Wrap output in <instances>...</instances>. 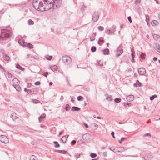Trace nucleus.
<instances>
[{"instance_id": "f257e3e1", "label": "nucleus", "mask_w": 160, "mask_h": 160, "mask_svg": "<svg viewBox=\"0 0 160 160\" xmlns=\"http://www.w3.org/2000/svg\"><path fill=\"white\" fill-rule=\"evenodd\" d=\"M0 35V43L5 44L11 38L12 34V30L7 28L1 29Z\"/></svg>"}, {"instance_id": "f03ea898", "label": "nucleus", "mask_w": 160, "mask_h": 160, "mask_svg": "<svg viewBox=\"0 0 160 160\" xmlns=\"http://www.w3.org/2000/svg\"><path fill=\"white\" fill-rule=\"evenodd\" d=\"M63 62L66 65L70 66L71 64L72 59L71 57L68 55L63 56L62 58Z\"/></svg>"}, {"instance_id": "7ed1b4c3", "label": "nucleus", "mask_w": 160, "mask_h": 160, "mask_svg": "<svg viewBox=\"0 0 160 160\" xmlns=\"http://www.w3.org/2000/svg\"><path fill=\"white\" fill-rule=\"evenodd\" d=\"M52 9H54L55 8H59L61 5V2L59 1L58 0H52Z\"/></svg>"}, {"instance_id": "20e7f679", "label": "nucleus", "mask_w": 160, "mask_h": 160, "mask_svg": "<svg viewBox=\"0 0 160 160\" xmlns=\"http://www.w3.org/2000/svg\"><path fill=\"white\" fill-rule=\"evenodd\" d=\"M44 4L46 5L45 7L43 8L42 9V12L47 11L48 10L51 9L52 7V2H51V3H49L48 2H44Z\"/></svg>"}, {"instance_id": "39448f33", "label": "nucleus", "mask_w": 160, "mask_h": 160, "mask_svg": "<svg viewBox=\"0 0 160 160\" xmlns=\"http://www.w3.org/2000/svg\"><path fill=\"white\" fill-rule=\"evenodd\" d=\"M38 0H33L32 5L33 7L37 10L39 11L42 12V9H39V3H38Z\"/></svg>"}, {"instance_id": "423d86ee", "label": "nucleus", "mask_w": 160, "mask_h": 160, "mask_svg": "<svg viewBox=\"0 0 160 160\" xmlns=\"http://www.w3.org/2000/svg\"><path fill=\"white\" fill-rule=\"evenodd\" d=\"M99 17V13L98 11H96L92 15V20L94 22L97 21Z\"/></svg>"}, {"instance_id": "0eeeda50", "label": "nucleus", "mask_w": 160, "mask_h": 160, "mask_svg": "<svg viewBox=\"0 0 160 160\" xmlns=\"http://www.w3.org/2000/svg\"><path fill=\"white\" fill-rule=\"evenodd\" d=\"M123 49L121 48V45H119L118 48H117V53L116 54V57H118L123 52Z\"/></svg>"}, {"instance_id": "6e6552de", "label": "nucleus", "mask_w": 160, "mask_h": 160, "mask_svg": "<svg viewBox=\"0 0 160 160\" xmlns=\"http://www.w3.org/2000/svg\"><path fill=\"white\" fill-rule=\"evenodd\" d=\"M139 74L141 75H144L146 72L145 69L144 68H140L138 69Z\"/></svg>"}, {"instance_id": "1a4fd4ad", "label": "nucleus", "mask_w": 160, "mask_h": 160, "mask_svg": "<svg viewBox=\"0 0 160 160\" xmlns=\"http://www.w3.org/2000/svg\"><path fill=\"white\" fill-rule=\"evenodd\" d=\"M153 47L154 49L160 53V45L158 43H154L153 45Z\"/></svg>"}, {"instance_id": "9d476101", "label": "nucleus", "mask_w": 160, "mask_h": 160, "mask_svg": "<svg viewBox=\"0 0 160 160\" xmlns=\"http://www.w3.org/2000/svg\"><path fill=\"white\" fill-rule=\"evenodd\" d=\"M7 140V138L4 135H1L0 136V141L4 143H6V141Z\"/></svg>"}, {"instance_id": "9b49d317", "label": "nucleus", "mask_w": 160, "mask_h": 160, "mask_svg": "<svg viewBox=\"0 0 160 160\" xmlns=\"http://www.w3.org/2000/svg\"><path fill=\"white\" fill-rule=\"evenodd\" d=\"M90 136V134L86 133L82 135V138L83 140L87 141L89 139Z\"/></svg>"}, {"instance_id": "f8f14e48", "label": "nucleus", "mask_w": 160, "mask_h": 160, "mask_svg": "<svg viewBox=\"0 0 160 160\" xmlns=\"http://www.w3.org/2000/svg\"><path fill=\"white\" fill-rule=\"evenodd\" d=\"M134 98V97L133 95H129L126 98V99L128 101L131 102L132 101Z\"/></svg>"}, {"instance_id": "ddd939ff", "label": "nucleus", "mask_w": 160, "mask_h": 160, "mask_svg": "<svg viewBox=\"0 0 160 160\" xmlns=\"http://www.w3.org/2000/svg\"><path fill=\"white\" fill-rule=\"evenodd\" d=\"M69 135L64 136L62 137L61 139V141H62V142L63 143H65L67 140Z\"/></svg>"}, {"instance_id": "4468645a", "label": "nucleus", "mask_w": 160, "mask_h": 160, "mask_svg": "<svg viewBox=\"0 0 160 160\" xmlns=\"http://www.w3.org/2000/svg\"><path fill=\"white\" fill-rule=\"evenodd\" d=\"M142 85L141 82H140L138 80H137L136 81V83H134L133 84V86L134 87H142Z\"/></svg>"}, {"instance_id": "2eb2a0df", "label": "nucleus", "mask_w": 160, "mask_h": 160, "mask_svg": "<svg viewBox=\"0 0 160 160\" xmlns=\"http://www.w3.org/2000/svg\"><path fill=\"white\" fill-rule=\"evenodd\" d=\"M109 149L116 153H117L119 152V151L117 149V148H115L114 147L110 148Z\"/></svg>"}, {"instance_id": "dca6fc26", "label": "nucleus", "mask_w": 160, "mask_h": 160, "mask_svg": "<svg viewBox=\"0 0 160 160\" xmlns=\"http://www.w3.org/2000/svg\"><path fill=\"white\" fill-rule=\"evenodd\" d=\"M46 114L45 113L42 114L39 117V121L40 122H41L43 119L45 118L46 117Z\"/></svg>"}, {"instance_id": "f3484780", "label": "nucleus", "mask_w": 160, "mask_h": 160, "mask_svg": "<svg viewBox=\"0 0 160 160\" xmlns=\"http://www.w3.org/2000/svg\"><path fill=\"white\" fill-rule=\"evenodd\" d=\"M116 27L114 25L112 26L110 30V32L111 34H114V32L116 31Z\"/></svg>"}, {"instance_id": "a211bd4d", "label": "nucleus", "mask_w": 160, "mask_h": 160, "mask_svg": "<svg viewBox=\"0 0 160 160\" xmlns=\"http://www.w3.org/2000/svg\"><path fill=\"white\" fill-rule=\"evenodd\" d=\"M80 110V108L78 107L73 106L72 107L71 110L72 111H78Z\"/></svg>"}, {"instance_id": "6ab92c4d", "label": "nucleus", "mask_w": 160, "mask_h": 160, "mask_svg": "<svg viewBox=\"0 0 160 160\" xmlns=\"http://www.w3.org/2000/svg\"><path fill=\"white\" fill-rule=\"evenodd\" d=\"M3 57L4 59L6 61H8L10 59V57L6 53L3 55Z\"/></svg>"}, {"instance_id": "aec40b11", "label": "nucleus", "mask_w": 160, "mask_h": 160, "mask_svg": "<svg viewBox=\"0 0 160 160\" xmlns=\"http://www.w3.org/2000/svg\"><path fill=\"white\" fill-rule=\"evenodd\" d=\"M12 81L13 82V84H15V85H18L19 84L20 82L19 80L16 78L13 79Z\"/></svg>"}, {"instance_id": "412c9836", "label": "nucleus", "mask_w": 160, "mask_h": 160, "mask_svg": "<svg viewBox=\"0 0 160 160\" xmlns=\"http://www.w3.org/2000/svg\"><path fill=\"white\" fill-rule=\"evenodd\" d=\"M18 43L21 46H26V43L24 42V40H19L18 41Z\"/></svg>"}, {"instance_id": "4be33fe9", "label": "nucleus", "mask_w": 160, "mask_h": 160, "mask_svg": "<svg viewBox=\"0 0 160 160\" xmlns=\"http://www.w3.org/2000/svg\"><path fill=\"white\" fill-rule=\"evenodd\" d=\"M13 86L16 89V90L18 91H21V88L19 85H15V84H13Z\"/></svg>"}, {"instance_id": "5701e85b", "label": "nucleus", "mask_w": 160, "mask_h": 160, "mask_svg": "<svg viewBox=\"0 0 160 160\" xmlns=\"http://www.w3.org/2000/svg\"><path fill=\"white\" fill-rule=\"evenodd\" d=\"M103 54L104 55H108L109 54V50L106 48L103 50Z\"/></svg>"}, {"instance_id": "b1692460", "label": "nucleus", "mask_w": 160, "mask_h": 160, "mask_svg": "<svg viewBox=\"0 0 160 160\" xmlns=\"http://www.w3.org/2000/svg\"><path fill=\"white\" fill-rule=\"evenodd\" d=\"M108 95L106 98V99L109 101H111L112 100V97L111 95H108L107 94H106L105 96Z\"/></svg>"}, {"instance_id": "393cba45", "label": "nucleus", "mask_w": 160, "mask_h": 160, "mask_svg": "<svg viewBox=\"0 0 160 160\" xmlns=\"http://www.w3.org/2000/svg\"><path fill=\"white\" fill-rule=\"evenodd\" d=\"M51 69L53 72H55L56 71H57L58 67L56 65H54L50 67Z\"/></svg>"}, {"instance_id": "a878e982", "label": "nucleus", "mask_w": 160, "mask_h": 160, "mask_svg": "<svg viewBox=\"0 0 160 160\" xmlns=\"http://www.w3.org/2000/svg\"><path fill=\"white\" fill-rule=\"evenodd\" d=\"M26 47H28L30 49H32L33 48V46L30 43H26Z\"/></svg>"}, {"instance_id": "bb28decb", "label": "nucleus", "mask_w": 160, "mask_h": 160, "mask_svg": "<svg viewBox=\"0 0 160 160\" xmlns=\"http://www.w3.org/2000/svg\"><path fill=\"white\" fill-rule=\"evenodd\" d=\"M16 67L17 68L21 70L22 71H23L25 69L24 68L21 67L19 64H17Z\"/></svg>"}, {"instance_id": "cd10ccee", "label": "nucleus", "mask_w": 160, "mask_h": 160, "mask_svg": "<svg viewBox=\"0 0 160 160\" xmlns=\"http://www.w3.org/2000/svg\"><path fill=\"white\" fill-rule=\"evenodd\" d=\"M29 160H37V158L36 156H35L34 155H32L30 156Z\"/></svg>"}, {"instance_id": "c85d7f7f", "label": "nucleus", "mask_w": 160, "mask_h": 160, "mask_svg": "<svg viewBox=\"0 0 160 160\" xmlns=\"http://www.w3.org/2000/svg\"><path fill=\"white\" fill-rule=\"evenodd\" d=\"M158 23V22L155 20H153L151 22V24L153 26H157V24Z\"/></svg>"}, {"instance_id": "c756f323", "label": "nucleus", "mask_w": 160, "mask_h": 160, "mask_svg": "<svg viewBox=\"0 0 160 160\" xmlns=\"http://www.w3.org/2000/svg\"><path fill=\"white\" fill-rule=\"evenodd\" d=\"M71 108L70 107V106L68 104H67L66 105L65 107L64 108L65 109L66 111H69Z\"/></svg>"}, {"instance_id": "7c9ffc66", "label": "nucleus", "mask_w": 160, "mask_h": 160, "mask_svg": "<svg viewBox=\"0 0 160 160\" xmlns=\"http://www.w3.org/2000/svg\"><path fill=\"white\" fill-rule=\"evenodd\" d=\"M53 143L55 144L54 147L56 148H59L60 146V144L58 143V142L57 141H54Z\"/></svg>"}, {"instance_id": "2f4dec72", "label": "nucleus", "mask_w": 160, "mask_h": 160, "mask_svg": "<svg viewBox=\"0 0 160 160\" xmlns=\"http://www.w3.org/2000/svg\"><path fill=\"white\" fill-rule=\"evenodd\" d=\"M145 54L142 52L140 55V58L143 60H144L145 59Z\"/></svg>"}, {"instance_id": "473e14b6", "label": "nucleus", "mask_w": 160, "mask_h": 160, "mask_svg": "<svg viewBox=\"0 0 160 160\" xmlns=\"http://www.w3.org/2000/svg\"><path fill=\"white\" fill-rule=\"evenodd\" d=\"M39 9H42V7L43 6V4L42 1H40L39 2Z\"/></svg>"}, {"instance_id": "72a5a7b5", "label": "nucleus", "mask_w": 160, "mask_h": 160, "mask_svg": "<svg viewBox=\"0 0 160 160\" xmlns=\"http://www.w3.org/2000/svg\"><path fill=\"white\" fill-rule=\"evenodd\" d=\"M121 100L120 98H117L114 99V101L115 102L118 103L121 102Z\"/></svg>"}, {"instance_id": "f704fd0d", "label": "nucleus", "mask_w": 160, "mask_h": 160, "mask_svg": "<svg viewBox=\"0 0 160 160\" xmlns=\"http://www.w3.org/2000/svg\"><path fill=\"white\" fill-rule=\"evenodd\" d=\"M131 51L132 52V53L131 54L132 57H135V52H134V50L133 48H131Z\"/></svg>"}, {"instance_id": "c9c22d12", "label": "nucleus", "mask_w": 160, "mask_h": 160, "mask_svg": "<svg viewBox=\"0 0 160 160\" xmlns=\"http://www.w3.org/2000/svg\"><path fill=\"white\" fill-rule=\"evenodd\" d=\"M153 38L156 40H158V38L160 37V36L157 35L156 34H154L153 35Z\"/></svg>"}, {"instance_id": "e433bc0d", "label": "nucleus", "mask_w": 160, "mask_h": 160, "mask_svg": "<svg viewBox=\"0 0 160 160\" xmlns=\"http://www.w3.org/2000/svg\"><path fill=\"white\" fill-rule=\"evenodd\" d=\"M84 99V98L81 96H79L77 98V100L78 101H82Z\"/></svg>"}, {"instance_id": "4c0bfd02", "label": "nucleus", "mask_w": 160, "mask_h": 160, "mask_svg": "<svg viewBox=\"0 0 160 160\" xmlns=\"http://www.w3.org/2000/svg\"><path fill=\"white\" fill-rule=\"evenodd\" d=\"M28 23L29 25H32L34 23V22L31 19H29L28 21Z\"/></svg>"}, {"instance_id": "58836bf2", "label": "nucleus", "mask_w": 160, "mask_h": 160, "mask_svg": "<svg viewBox=\"0 0 160 160\" xmlns=\"http://www.w3.org/2000/svg\"><path fill=\"white\" fill-rule=\"evenodd\" d=\"M90 156L92 158H96L97 156V154L94 153H91L90 154Z\"/></svg>"}, {"instance_id": "ea45409f", "label": "nucleus", "mask_w": 160, "mask_h": 160, "mask_svg": "<svg viewBox=\"0 0 160 160\" xmlns=\"http://www.w3.org/2000/svg\"><path fill=\"white\" fill-rule=\"evenodd\" d=\"M24 92H27L28 94L32 92V90L30 89H28L26 88H24Z\"/></svg>"}, {"instance_id": "a19ab883", "label": "nucleus", "mask_w": 160, "mask_h": 160, "mask_svg": "<svg viewBox=\"0 0 160 160\" xmlns=\"http://www.w3.org/2000/svg\"><path fill=\"white\" fill-rule=\"evenodd\" d=\"M92 126L93 129H96L98 127V125L95 123L92 124Z\"/></svg>"}, {"instance_id": "79ce46f5", "label": "nucleus", "mask_w": 160, "mask_h": 160, "mask_svg": "<svg viewBox=\"0 0 160 160\" xmlns=\"http://www.w3.org/2000/svg\"><path fill=\"white\" fill-rule=\"evenodd\" d=\"M91 51L92 52H95L96 50V48L94 46H92L91 49Z\"/></svg>"}, {"instance_id": "37998d69", "label": "nucleus", "mask_w": 160, "mask_h": 160, "mask_svg": "<svg viewBox=\"0 0 160 160\" xmlns=\"http://www.w3.org/2000/svg\"><path fill=\"white\" fill-rule=\"evenodd\" d=\"M45 58L47 60H50L52 58V56L47 55L45 56Z\"/></svg>"}, {"instance_id": "c03bdc74", "label": "nucleus", "mask_w": 160, "mask_h": 160, "mask_svg": "<svg viewBox=\"0 0 160 160\" xmlns=\"http://www.w3.org/2000/svg\"><path fill=\"white\" fill-rule=\"evenodd\" d=\"M132 104L129 102H125L124 103V106L125 107H129L131 106Z\"/></svg>"}, {"instance_id": "a18cd8bd", "label": "nucleus", "mask_w": 160, "mask_h": 160, "mask_svg": "<svg viewBox=\"0 0 160 160\" xmlns=\"http://www.w3.org/2000/svg\"><path fill=\"white\" fill-rule=\"evenodd\" d=\"M157 97V95H152L150 97V99L151 101L153 100L155 98Z\"/></svg>"}, {"instance_id": "49530a36", "label": "nucleus", "mask_w": 160, "mask_h": 160, "mask_svg": "<svg viewBox=\"0 0 160 160\" xmlns=\"http://www.w3.org/2000/svg\"><path fill=\"white\" fill-rule=\"evenodd\" d=\"M105 32L106 34L108 35H110L111 34L110 32V29H106L105 30Z\"/></svg>"}, {"instance_id": "de8ad7c7", "label": "nucleus", "mask_w": 160, "mask_h": 160, "mask_svg": "<svg viewBox=\"0 0 160 160\" xmlns=\"http://www.w3.org/2000/svg\"><path fill=\"white\" fill-rule=\"evenodd\" d=\"M95 35H92L90 38V40L91 41H93L95 40Z\"/></svg>"}, {"instance_id": "09e8293b", "label": "nucleus", "mask_w": 160, "mask_h": 160, "mask_svg": "<svg viewBox=\"0 0 160 160\" xmlns=\"http://www.w3.org/2000/svg\"><path fill=\"white\" fill-rule=\"evenodd\" d=\"M105 41L104 40H102L101 39V38H100L98 42V44L100 45V42H101L102 43H103Z\"/></svg>"}, {"instance_id": "8fccbe9b", "label": "nucleus", "mask_w": 160, "mask_h": 160, "mask_svg": "<svg viewBox=\"0 0 160 160\" xmlns=\"http://www.w3.org/2000/svg\"><path fill=\"white\" fill-rule=\"evenodd\" d=\"M143 137H148L149 138H150L151 137V135L149 133H147L143 135Z\"/></svg>"}, {"instance_id": "3c124183", "label": "nucleus", "mask_w": 160, "mask_h": 160, "mask_svg": "<svg viewBox=\"0 0 160 160\" xmlns=\"http://www.w3.org/2000/svg\"><path fill=\"white\" fill-rule=\"evenodd\" d=\"M98 29L101 31H102L104 30V28L103 27L101 26H99L98 27Z\"/></svg>"}, {"instance_id": "603ef678", "label": "nucleus", "mask_w": 160, "mask_h": 160, "mask_svg": "<svg viewBox=\"0 0 160 160\" xmlns=\"http://www.w3.org/2000/svg\"><path fill=\"white\" fill-rule=\"evenodd\" d=\"M86 8V6L84 5H83L82 6V7L81 8V10L82 11H84V10H85Z\"/></svg>"}, {"instance_id": "864d4df0", "label": "nucleus", "mask_w": 160, "mask_h": 160, "mask_svg": "<svg viewBox=\"0 0 160 160\" xmlns=\"http://www.w3.org/2000/svg\"><path fill=\"white\" fill-rule=\"evenodd\" d=\"M83 88L84 90L87 91H89L90 90L89 88L88 87H83Z\"/></svg>"}, {"instance_id": "5fc2aeb1", "label": "nucleus", "mask_w": 160, "mask_h": 160, "mask_svg": "<svg viewBox=\"0 0 160 160\" xmlns=\"http://www.w3.org/2000/svg\"><path fill=\"white\" fill-rule=\"evenodd\" d=\"M0 69H1L2 72H5V70L3 67L0 64Z\"/></svg>"}, {"instance_id": "6e6d98bb", "label": "nucleus", "mask_w": 160, "mask_h": 160, "mask_svg": "<svg viewBox=\"0 0 160 160\" xmlns=\"http://www.w3.org/2000/svg\"><path fill=\"white\" fill-rule=\"evenodd\" d=\"M30 57L32 58L33 57V58H34V56H32L31 54H28L27 55V58L28 59H30Z\"/></svg>"}, {"instance_id": "4d7b16f0", "label": "nucleus", "mask_w": 160, "mask_h": 160, "mask_svg": "<svg viewBox=\"0 0 160 160\" xmlns=\"http://www.w3.org/2000/svg\"><path fill=\"white\" fill-rule=\"evenodd\" d=\"M41 84V82L40 81H38L35 82L34 83V84L35 85H39Z\"/></svg>"}, {"instance_id": "13d9d810", "label": "nucleus", "mask_w": 160, "mask_h": 160, "mask_svg": "<svg viewBox=\"0 0 160 160\" xmlns=\"http://www.w3.org/2000/svg\"><path fill=\"white\" fill-rule=\"evenodd\" d=\"M128 20L130 23H131L132 22V21L131 19V16H129L128 18Z\"/></svg>"}, {"instance_id": "bf43d9fd", "label": "nucleus", "mask_w": 160, "mask_h": 160, "mask_svg": "<svg viewBox=\"0 0 160 160\" xmlns=\"http://www.w3.org/2000/svg\"><path fill=\"white\" fill-rule=\"evenodd\" d=\"M48 72H45L43 74V75L45 77H47V76H48Z\"/></svg>"}, {"instance_id": "052dcab7", "label": "nucleus", "mask_w": 160, "mask_h": 160, "mask_svg": "<svg viewBox=\"0 0 160 160\" xmlns=\"http://www.w3.org/2000/svg\"><path fill=\"white\" fill-rule=\"evenodd\" d=\"M62 152H61V153L62 154H65L66 153H68V152L67 151H66L65 150H62Z\"/></svg>"}, {"instance_id": "680f3d73", "label": "nucleus", "mask_w": 160, "mask_h": 160, "mask_svg": "<svg viewBox=\"0 0 160 160\" xmlns=\"http://www.w3.org/2000/svg\"><path fill=\"white\" fill-rule=\"evenodd\" d=\"M76 141L75 140H73L71 141V144L72 145H73L75 144L76 143Z\"/></svg>"}, {"instance_id": "e2e57ef3", "label": "nucleus", "mask_w": 160, "mask_h": 160, "mask_svg": "<svg viewBox=\"0 0 160 160\" xmlns=\"http://www.w3.org/2000/svg\"><path fill=\"white\" fill-rule=\"evenodd\" d=\"M0 52L3 55L5 53L4 50L2 49H0Z\"/></svg>"}, {"instance_id": "0e129e2a", "label": "nucleus", "mask_w": 160, "mask_h": 160, "mask_svg": "<svg viewBox=\"0 0 160 160\" xmlns=\"http://www.w3.org/2000/svg\"><path fill=\"white\" fill-rule=\"evenodd\" d=\"M141 0H136L135 2V3L136 4L140 3L141 2Z\"/></svg>"}, {"instance_id": "69168bd1", "label": "nucleus", "mask_w": 160, "mask_h": 160, "mask_svg": "<svg viewBox=\"0 0 160 160\" xmlns=\"http://www.w3.org/2000/svg\"><path fill=\"white\" fill-rule=\"evenodd\" d=\"M62 151V150H54V151L56 152H59L61 153Z\"/></svg>"}, {"instance_id": "338daca9", "label": "nucleus", "mask_w": 160, "mask_h": 160, "mask_svg": "<svg viewBox=\"0 0 160 160\" xmlns=\"http://www.w3.org/2000/svg\"><path fill=\"white\" fill-rule=\"evenodd\" d=\"M80 154H76L75 155V156L77 158H79L80 157Z\"/></svg>"}, {"instance_id": "774afa93", "label": "nucleus", "mask_w": 160, "mask_h": 160, "mask_svg": "<svg viewBox=\"0 0 160 160\" xmlns=\"http://www.w3.org/2000/svg\"><path fill=\"white\" fill-rule=\"evenodd\" d=\"M111 135L112 136L113 138H115V137L114 136V132L112 131L111 133Z\"/></svg>"}]
</instances>
